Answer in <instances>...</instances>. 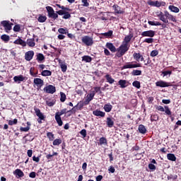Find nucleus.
<instances>
[{
    "label": "nucleus",
    "mask_w": 181,
    "mask_h": 181,
    "mask_svg": "<svg viewBox=\"0 0 181 181\" xmlns=\"http://www.w3.org/2000/svg\"><path fill=\"white\" fill-rule=\"evenodd\" d=\"M162 74H163V76L165 77V76H170V74H172V71H164L162 72Z\"/></svg>",
    "instance_id": "62"
},
{
    "label": "nucleus",
    "mask_w": 181,
    "mask_h": 181,
    "mask_svg": "<svg viewBox=\"0 0 181 181\" xmlns=\"http://www.w3.org/2000/svg\"><path fill=\"white\" fill-rule=\"evenodd\" d=\"M13 80L15 83L21 84V82L25 81V80H26V77L23 76V75L16 76L13 77Z\"/></svg>",
    "instance_id": "13"
},
{
    "label": "nucleus",
    "mask_w": 181,
    "mask_h": 181,
    "mask_svg": "<svg viewBox=\"0 0 181 181\" xmlns=\"http://www.w3.org/2000/svg\"><path fill=\"white\" fill-rule=\"evenodd\" d=\"M148 23V25H151V26H160V25H162V23H160V22H158V21H149Z\"/></svg>",
    "instance_id": "35"
},
{
    "label": "nucleus",
    "mask_w": 181,
    "mask_h": 181,
    "mask_svg": "<svg viewBox=\"0 0 181 181\" xmlns=\"http://www.w3.org/2000/svg\"><path fill=\"white\" fill-rule=\"evenodd\" d=\"M93 88L95 90H94L95 94V93H99V94H101V93H103L101 91V87H94Z\"/></svg>",
    "instance_id": "58"
},
{
    "label": "nucleus",
    "mask_w": 181,
    "mask_h": 181,
    "mask_svg": "<svg viewBox=\"0 0 181 181\" xmlns=\"http://www.w3.org/2000/svg\"><path fill=\"white\" fill-rule=\"evenodd\" d=\"M28 45L30 47H35V38H30L27 40L25 45Z\"/></svg>",
    "instance_id": "22"
},
{
    "label": "nucleus",
    "mask_w": 181,
    "mask_h": 181,
    "mask_svg": "<svg viewBox=\"0 0 181 181\" xmlns=\"http://www.w3.org/2000/svg\"><path fill=\"white\" fill-rule=\"evenodd\" d=\"M94 95H95V92L91 91V93L86 96V100L85 101L86 105L94 98Z\"/></svg>",
    "instance_id": "16"
},
{
    "label": "nucleus",
    "mask_w": 181,
    "mask_h": 181,
    "mask_svg": "<svg viewBox=\"0 0 181 181\" xmlns=\"http://www.w3.org/2000/svg\"><path fill=\"white\" fill-rule=\"evenodd\" d=\"M59 66L61 67L62 71L63 73H66V71H67V65L66 64V63L62 62L61 59L59 60Z\"/></svg>",
    "instance_id": "20"
},
{
    "label": "nucleus",
    "mask_w": 181,
    "mask_h": 181,
    "mask_svg": "<svg viewBox=\"0 0 181 181\" xmlns=\"http://www.w3.org/2000/svg\"><path fill=\"white\" fill-rule=\"evenodd\" d=\"M159 119V117L158 115H152L151 116V121L153 122V121H158Z\"/></svg>",
    "instance_id": "50"
},
{
    "label": "nucleus",
    "mask_w": 181,
    "mask_h": 181,
    "mask_svg": "<svg viewBox=\"0 0 181 181\" xmlns=\"http://www.w3.org/2000/svg\"><path fill=\"white\" fill-rule=\"evenodd\" d=\"M141 67V64H134L133 62H128L123 66V69H136Z\"/></svg>",
    "instance_id": "7"
},
{
    "label": "nucleus",
    "mask_w": 181,
    "mask_h": 181,
    "mask_svg": "<svg viewBox=\"0 0 181 181\" xmlns=\"http://www.w3.org/2000/svg\"><path fill=\"white\" fill-rule=\"evenodd\" d=\"M157 16L163 23H169V21L165 18V14L162 11L158 12Z\"/></svg>",
    "instance_id": "14"
},
{
    "label": "nucleus",
    "mask_w": 181,
    "mask_h": 181,
    "mask_svg": "<svg viewBox=\"0 0 181 181\" xmlns=\"http://www.w3.org/2000/svg\"><path fill=\"white\" fill-rule=\"evenodd\" d=\"M164 16L166 18L167 21L168 19L169 21H171V22H177V21L176 20V17L169 13L168 11H164Z\"/></svg>",
    "instance_id": "6"
},
{
    "label": "nucleus",
    "mask_w": 181,
    "mask_h": 181,
    "mask_svg": "<svg viewBox=\"0 0 181 181\" xmlns=\"http://www.w3.org/2000/svg\"><path fill=\"white\" fill-rule=\"evenodd\" d=\"M168 8L170 9V11H171V12H174L175 13H179V8L175 6H169Z\"/></svg>",
    "instance_id": "31"
},
{
    "label": "nucleus",
    "mask_w": 181,
    "mask_h": 181,
    "mask_svg": "<svg viewBox=\"0 0 181 181\" xmlns=\"http://www.w3.org/2000/svg\"><path fill=\"white\" fill-rule=\"evenodd\" d=\"M76 107L77 110H81L83 107H84V103L81 101L76 105Z\"/></svg>",
    "instance_id": "51"
},
{
    "label": "nucleus",
    "mask_w": 181,
    "mask_h": 181,
    "mask_svg": "<svg viewBox=\"0 0 181 181\" xmlns=\"http://www.w3.org/2000/svg\"><path fill=\"white\" fill-rule=\"evenodd\" d=\"M172 179L173 180H176V179H177V175H170L168 177V180H170Z\"/></svg>",
    "instance_id": "64"
},
{
    "label": "nucleus",
    "mask_w": 181,
    "mask_h": 181,
    "mask_svg": "<svg viewBox=\"0 0 181 181\" xmlns=\"http://www.w3.org/2000/svg\"><path fill=\"white\" fill-rule=\"evenodd\" d=\"M91 60H93V58L88 55L82 57V62H85L86 63H91Z\"/></svg>",
    "instance_id": "29"
},
{
    "label": "nucleus",
    "mask_w": 181,
    "mask_h": 181,
    "mask_svg": "<svg viewBox=\"0 0 181 181\" xmlns=\"http://www.w3.org/2000/svg\"><path fill=\"white\" fill-rule=\"evenodd\" d=\"M41 76H43V77H47L49 76H52V72L49 70H44L41 72Z\"/></svg>",
    "instance_id": "34"
},
{
    "label": "nucleus",
    "mask_w": 181,
    "mask_h": 181,
    "mask_svg": "<svg viewBox=\"0 0 181 181\" xmlns=\"http://www.w3.org/2000/svg\"><path fill=\"white\" fill-rule=\"evenodd\" d=\"M44 91L48 94H54V93H56V87L52 85H49L44 88Z\"/></svg>",
    "instance_id": "5"
},
{
    "label": "nucleus",
    "mask_w": 181,
    "mask_h": 181,
    "mask_svg": "<svg viewBox=\"0 0 181 181\" xmlns=\"http://www.w3.org/2000/svg\"><path fill=\"white\" fill-rule=\"evenodd\" d=\"M130 47L131 45H127L126 44L122 42L121 45L117 48V57H122V56H124V54H125V53L129 50Z\"/></svg>",
    "instance_id": "1"
},
{
    "label": "nucleus",
    "mask_w": 181,
    "mask_h": 181,
    "mask_svg": "<svg viewBox=\"0 0 181 181\" xmlns=\"http://www.w3.org/2000/svg\"><path fill=\"white\" fill-rule=\"evenodd\" d=\"M62 18L63 19H69V18H71V15H70L69 12H65Z\"/></svg>",
    "instance_id": "55"
},
{
    "label": "nucleus",
    "mask_w": 181,
    "mask_h": 181,
    "mask_svg": "<svg viewBox=\"0 0 181 181\" xmlns=\"http://www.w3.org/2000/svg\"><path fill=\"white\" fill-rule=\"evenodd\" d=\"M93 115H95V117H101L102 118H104L105 117V112L96 110L93 112Z\"/></svg>",
    "instance_id": "19"
},
{
    "label": "nucleus",
    "mask_w": 181,
    "mask_h": 181,
    "mask_svg": "<svg viewBox=\"0 0 181 181\" xmlns=\"http://www.w3.org/2000/svg\"><path fill=\"white\" fill-rule=\"evenodd\" d=\"M34 110L35 111L37 117H38V118H40L41 121L45 119V115L40 112V109L35 107Z\"/></svg>",
    "instance_id": "17"
},
{
    "label": "nucleus",
    "mask_w": 181,
    "mask_h": 181,
    "mask_svg": "<svg viewBox=\"0 0 181 181\" xmlns=\"http://www.w3.org/2000/svg\"><path fill=\"white\" fill-rule=\"evenodd\" d=\"M34 83H35L36 86L42 87V86H43V80L39 78H34Z\"/></svg>",
    "instance_id": "25"
},
{
    "label": "nucleus",
    "mask_w": 181,
    "mask_h": 181,
    "mask_svg": "<svg viewBox=\"0 0 181 181\" xmlns=\"http://www.w3.org/2000/svg\"><path fill=\"white\" fill-rule=\"evenodd\" d=\"M29 129H30V127H21L20 128V131L21 132H28V131H29Z\"/></svg>",
    "instance_id": "53"
},
{
    "label": "nucleus",
    "mask_w": 181,
    "mask_h": 181,
    "mask_svg": "<svg viewBox=\"0 0 181 181\" xmlns=\"http://www.w3.org/2000/svg\"><path fill=\"white\" fill-rule=\"evenodd\" d=\"M83 6H89L88 0H82Z\"/></svg>",
    "instance_id": "63"
},
{
    "label": "nucleus",
    "mask_w": 181,
    "mask_h": 181,
    "mask_svg": "<svg viewBox=\"0 0 181 181\" xmlns=\"http://www.w3.org/2000/svg\"><path fill=\"white\" fill-rule=\"evenodd\" d=\"M105 77L107 83H109V84H113L115 83V80L114 78H112V77L110 76V74L105 75Z\"/></svg>",
    "instance_id": "28"
},
{
    "label": "nucleus",
    "mask_w": 181,
    "mask_h": 181,
    "mask_svg": "<svg viewBox=\"0 0 181 181\" xmlns=\"http://www.w3.org/2000/svg\"><path fill=\"white\" fill-rule=\"evenodd\" d=\"M148 4L151 6H156L157 8H160V1H148Z\"/></svg>",
    "instance_id": "24"
},
{
    "label": "nucleus",
    "mask_w": 181,
    "mask_h": 181,
    "mask_svg": "<svg viewBox=\"0 0 181 181\" xmlns=\"http://www.w3.org/2000/svg\"><path fill=\"white\" fill-rule=\"evenodd\" d=\"M139 132H140V134H146V128H145L144 124H140L139 126Z\"/></svg>",
    "instance_id": "33"
},
{
    "label": "nucleus",
    "mask_w": 181,
    "mask_h": 181,
    "mask_svg": "<svg viewBox=\"0 0 181 181\" xmlns=\"http://www.w3.org/2000/svg\"><path fill=\"white\" fill-rule=\"evenodd\" d=\"M103 36H105V37H111L112 36V30H109L107 33H103Z\"/></svg>",
    "instance_id": "45"
},
{
    "label": "nucleus",
    "mask_w": 181,
    "mask_h": 181,
    "mask_svg": "<svg viewBox=\"0 0 181 181\" xmlns=\"http://www.w3.org/2000/svg\"><path fill=\"white\" fill-rule=\"evenodd\" d=\"M103 109L105 110V112H111V110H112V106L111 104L107 103L104 105Z\"/></svg>",
    "instance_id": "30"
},
{
    "label": "nucleus",
    "mask_w": 181,
    "mask_h": 181,
    "mask_svg": "<svg viewBox=\"0 0 181 181\" xmlns=\"http://www.w3.org/2000/svg\"><path fill=\"white\" fill-rule=\"evenodd\" d=\"M144 43H153V38L150 37V38H146L144 40Z\"/></svg>",
    "instance_id": "56"
},
{
    "label": "nucleus",
    "mask_w": 181,
    "mask_h": 181,
    "mask_svg": "<svg viewBox=\"0 0 181 181\" xmlns=\"http://www.w3.org/2000/svg\"><path fill=\"white\" fill-rule=\"evenodd\" d=\"M164 112H165L166 115H172V111L169 109V107L164 106Z\"/></svg>",
    "instance_id": "40"
},
{
    "label": "nucleus",
    "mask_w": 181,
    "mask_h": 181,
    "mask_svg": "<svg viewBox=\"0 0 181 181\" xmlns=\"http://www.w3.org/2000/svg\"><path fill=\"white\" fill-rule=\"evenodd\" d=\"M80 134L82 135L83 138H86V136H87V131L84 129L80 132Z\"/></svg>",
    "instance_id": "57"
},
{
    "label": "nucleus",
    "mask_w": 181,
    "mask_h": 181,
    "mask_svg": "<svg viewBox=\"0 0 181 181\" xmlns=\"http://www.w3.org/2000/svg\"><path fill=\"white\" fill-rule=\"evenodd\" d=\"M46 104H47V105H48V107H53V105H54L56 104V100H47Z\"/></svg>",
    "instance_id": "38"
},
{
    "label": "nucleus",
    "mask_w": 181,
    "mask_h": 181,
    "mask_svg": "<svg viewBox=\"0 0 181 181\" xmlns=\"http://www.w3.org/2000/svg\"><path fill=\"white\" fill-rule=\"evenodd\" d=\"M60 95H61V98H60L61 103H64L66 101V94H64V93L63 92H61Z\"/></svg>",
    "instance_id": "49"
},
{
    "label": "nucleus",
    "mask_w": 181,
    "mask_h": 181,
    "mask_svg": "<svg viewBox=\"0 0 181 181\" xmlns=\"http://www.w3.org/2000/svg\"><path fill=\"white\" fill-rule=\"evenodd\" d=\"M133 37H134V35L133 34H129V35H127V36L124 37L122 43H123V44H124L127 46H130L129 42H131V40Z\"/></svg>",
    "instance_id": "11"
},
{
    "label": "nucleus",
    "mask_w": 181,
    "mask_h": 181,
    "mask_svg": "<svg viewBox=\"0 0 181 181\" xmlns=\"http://www.w3.org/2000/svg\"><path fill=\"white\" fill-rule=\"evenodd\" d=\"M156 87L165 88V87H170V86L172 85L170 84V83L165 82L164 81H158L156 82Z\"/></svg>",
    "instance_id": "10"
},
{
    "label": "nucleus",
    "mask_w": 181,
    "mask_h": 181,
    "mask_svg": "<svg viewBox=\"0 0 181 181\" xmlns=\"http://www.w3.org/2000/svg\"><path fill=\"white\" fill-rule=\"evenodd\" d=\"M45 59V55H43V54H38L37 55V60H38V62H43V60Z\"/></svg>",
    "instance_id": "39"
},
{
    "label": "nucleus",
    "mask_w": 181,
    "mask_h": 181,
    "mask_svg": "<svg viewBox=\"0 0 181 181\" xmlns=\"http://www.w3.org/2000/svg\"><path fill=\"white\" fill-rule=\"evenodd\" d=\"M18 124V119H14L13 120L8 121V125H16Z\"/></svg>",
    "instance_id": "54"
},
{
    "label": "nucleus",
    "mask_w": 181,
    "mask_h": 181,
    "mask_svg": "<svg viewBox=\"0 0 181 181\" xmlns=\"http://www.w3.org/2000/svg\"><path fill=\"white\" fill-rule=\"evenodd\" d=\"M148 169H150L151 170H156V166H155V165L150 163L148 164Z\"/></svg>",
    "instance_id": "59"
},
{
    "label": "nucleus",
    "mask_w": 181,
    "mask_h": 181,
    "mask_svg": "<svg viewBox=\"0 0 181 181\" xmlns=\"http://www.w3.org/2000/svg\"><path fill=\"white\" fill-rule=\"evenodd\" d=\"M47 12L48 13L49 18H52V19H57L59 18V15L54 13V10L52 6H47L46 7Z\"/></svg>",
    "instance_id": "4"
},
{
    "label": "nucleus",
    "mask_w": 181,
    "mask_h": 181,
    "mask_svg": "<svg viewBox=\"0 0 181 181\" xmlns=\"http://www.w3.org/2000/svg\"><path fill=\"white\" fill-rule=\"evenodd\" d=\"M112 8L115 10V13H124V11L121 9V7H119V6L115 4L113 5Z\"/></svg>",
    "instance_id": "21"
},
{
    "label": "nucleus",
    "mask_w": 181,
    "mask_h": 181,
    "mask_svg": "<svg viewBox=\"0 0 181 181\" xmlns=\"http://www.w3.org/2000/svg\"><path fill=\"white\" fill-rule=\"evenodd\" d=\"M1 40L4 42H9V36L7 35H3L1 36Z\"/></svg>",
    "instance_id": "44"
},
{
    "label": "nucleus",
    "mask_w": 181,
    "mask_h": 181,
    "mask_svg": "<svg viewBox=\"0 0 181 181\" xmlns=\"http://www.w3.org/2000/svg\"><path fill=\"white\" fill-rule=\"evenodd\" d=\"M106 47L107 49H109V50H110V52H112V53H115V52H117V48L115 47V46H114V44L111 42H107Z\"/></svg>",
    "instance_id": "18"
},
{
    "label": "nucleus",
    "mask_w": 181,
    "mask_h": 181,
    "mask_svg": "<svg viewBox=\"0 0 181 181\" xmlns=\"http://www.w3.org/2000/svg\"><path fill=\"white\" fill-rule=\"evenodd\" d=\"M167 158L168 160H172V162H175L176 160V156L173 153L167 154Z\"/></svg>",
    "instance_id": "32"
},
{
    "label": "nucleus",
    "mask_w": 181,
    "mask_h": 181,
    "mask_svg": "<svg viewBox=\"0 0 181 181\" xmlns=\"http://www.w3.org/2000/svg\"><path fill=\"white\" fill-rule=\"evenodd\" d=\"M52 144H53L54 146H57L60 145V144H62V139H56L55 140H54Z\"/></svg>",
    "instance_id": "41"
},
{
    "label": "nucleus",
    "mask_w": 181,
    "mask_h": 181,
    "mask_svg": "<svg viewBox=\"0 0 181 181\" xmlns=\"http://www.w3.org/2000/svg\"><path fill=\"white\" fill-rule=\"evenodd\" d=\"M1 25L4 27L6 32H9V30H12L13 23H9V22L6 21H1Z\"/></svg>",
    "instance_id": "9"
},
{
    "label": "nucleus",
    "mask_w": 181,
    "mask_h": 181,
    "mask_svg": "<svg viewBox=\"0 0 181 181\" xmlns=\"http://www.w3.org/2000/svg\"><path fill=\"white\" fill-rule=\"evenodd\" d=\"M99 142L101 145H107V139L105 137H101L99 140Z\"/></svg>",
    "instance_id": "47"
},
{
    "label": "nucleus",
    "mask_w": 181,
    "mask_h": 181,
    "mask_svg": "<svg viewBox=\"0 0 181 181\" xmlns=\"http://www.w3.org/2000/svg\"><path fill=\"white\" fill-rule=\"evenodd\" d=\"M33 56H35V52L28 51L25 54V59L27 60V62H30V60L33 59Z\"/></svg>",
    "instance_id": "12"
},
{
    "label": "nucleus",
    "mask_w": 181,
    "mask_h": 181,
    "mask_svg": "<svg viewBox=\"0 0 181 181\" xmlns=\"http://www.w3.org/2000/svg\"><path fill=\"white\" fill-rule=\"evenodd\" d=\"M156 110H158V111H160L161 112H165V107L163 106H157Z\"/></svg>",
    "instance_id": "61"
},
{
    "label": "nucleus",
    "mask_w": 181,
    "mask_h": 181,
    "mask_svg": "<svg viewBox=\"0 0 181 181\" xmlns=\"http://www.w3.org/2000/svg\"><path fill=\"white\" fill-rule=\"evenodd\" d=\"M47 19V17H46V16H40L37 18V21L38 22L43 23V22H46Z\"/></svg>",
    "instance_id": "37"
},
{
    "label": "nucleus",
    "mask_w": 181,
    "mask_h": 181,
    "mask_svg": "<svg viewBox=\"0 0 181 181\" xmlns=\"http://www.w3.org/2000/svg\"><path fill=\"white\" fill-rule=\"evenodd\" d=\"M141 36H143V37H153V36H155V31L152 30L144 31L141 33Z\"/></svg>",
    "instance_id": "8"
},
{
    "label": "nucleus",
    "mask_w": 181,
    "mask_h": 181,
    "mask_svg": "<svg viewBox=\"0 0 181 181\" xmlns=\"http://www.w3.org/2000/svg\"><path fill=\"white\" fill-rule=\"evenodd\" d=\"M58 32L59 33H61V35H66L69 33V30L64 28H59Z\"/></svg>",
    "instance_id": "42"
},
{
    "label": "nucleus",
    "mask_w": 181,
    "mask_h": 181,
    "mask_svg": "<svg viewBox=\"0 0 181 181\" xmlns=\"http://www.w3.org/2000/svg\"><path fill=\"white\" fill-rule=\"evenodd\" d=\"M132 84L134 87H136V88H141V82L135 81Z\"/></svg>",
    "instance_id": "46"
},
{
    "label": "nucleus",
    "mask_w": 181,
    "mask_h": 181,
    "mask_svg": "<svg viewBox=\"0 0 181 181\" xmlns=\"http://www.w3.org/2000/svg\"><path fill=\"white\" fill-rule=\"evenodd\" d=\"M13 30L14 32H19L21 30V25H16L14 27H13Z\"/></svg>",
    "instance_id": "60"
},
{
    "label": "nucleus",
    "mask_w": 181,
    "mask_h": 181,
    "mask_svg": "<svg viewBox=\"0 0 181 181\" xmlns=\"http://www.w3.org/2000/svg\"><path fill=\"white\" fill-rule=\"evenodd\" d=\"M133 57L134 60H136V62H139V61L144 62V60H145V59L144 58V56H142L141 53L134 52L133 54Z\"/></svg>",
    "instance_id": "15"
},
{
    "label": "nucleus",
    "mask_w": 181,
    "mask_h": 181,
    "mask_svg": "<svg viewBox=\"0 0 181 181\" xmlns=\"http://www.w3.org/2000/svg\"><path fill=\"white\" fill-rule=\"evenodd\" d=\"M47 136L49 138V141H53L54 139V134L52 132H48Z\"/></svg>",
    "instance_id": "48"
},
{
    "label": "nucleus",
    "mask_w": 181,
    "mask_h": 181,
    "mask_svg": "<svg viewBox=\"0 0 181 181\" xmlns=\"http://www.w3.org/2000/svg\"><path fill=\"white\" fill-rule=\"evenodd\" d=\"M67 112V109H63L60 112H57L55 113V120L57 121L59 127H62L63 125V121H62V115L66 114Z\"/></svg>",
    "instance_id": "2"
},
{
    "label": "nucleus",
    "mask_w": 181,
    "mask_h": 181,
    "mask_svg": "<svg viewBox=\"0 0 181 181\" xmlns=\"http://www.w3.org/2000/svg\"><path fill=\"white\" fill-rule=\"evenodd\" d=\"M81 40L86 46H93V45H94V40L88 35L83 36Z\"/></svg>",
    "instance_id": "3"
},
{
    "label": "nucleus",
    "mask_w": 181,
    "mask_h": 181,
    "mask_svg": "<svg viewBox=\"0 0 181 181\" xmlns=\"http://www.w3.org/2000/svg\"><path fill=\"white\" fill-rule=\"evenodd\" d=\"M118 83H119V86H120L121 88H125V87H127V81L119 80Z\"/></svg>",
    "instance_id": "36"
},
{
    "label": "nucleus",
    "mask_w": 181,
    "mask_h": 181,
    "mask_svg": "<svg viewBox=\"0 0 181 181\" xmlns=\"http://www.w3.org/2000/svg\"><path fill=\"white\" fill-rule=\"evenodd\" d=\"M158 54H159V52L158 50H153L151 52L150 56H151V57H155L158 56Z\"/></svg>",
    "instance_id": "52"
},
{
    "label": "nucleus",
    "mask_w": 181,
    "mask_h": 181,
    "mask_svg": "<svg viewBox=\"0 0 181 181\" xmlns=\"http://www.w3.org/2000/svg\"><path fill=\"white\" fill-rule=\"evenodd\" d=\"M14 175H16L17 176H18V177H23V176H25V174L23 173V171L21 169H16L14 172H13Z\"/></svg>",
    "instance_id": "26"
},
{
    "label": "nucleus",
    "mask_w": 181,
    "mask_h": 181,
    "mask_svg": "<svg viewBox=\"0 0 181 181\" xmlns=\"http://www.w3.org/2000/svg\"><path fill=\"white\" fill-rule=\"evenodd\" d=\"M132 76H141L142 74V71L139 70H133L132 72Z\"/></svg>",
    "instance_id": "43"
},
{
    "label": "nucleus",
    "mask_w": 181,
    "mask_h": 181,
    "mask_svg": "<svg viewBox=\"0 0 181 181\" xmlns=\"http://www.w3.org/2000/svg\"><path fill=\"white\" fill-rule=\"evenodd\" d=\"M14 45H21V46H26V42L25 41H23V40H21V38H18L17 40H16L13 42Z\"/></svg>",
    "instance_id": "23"
},
{
    "label": "nucleus",
    "mask_w": 181,
    "mask_h": 181,
    "mask_svg": "<svg viewBox=\"0 0 181 181\" xmlns=\"http://www.w3.org/2000/svg\"><path fill=\"white\" fill-rule=\"evenodd\" d=\"M106 123L109 128H112V127H114V120H112V119L110 117L107 118Z\"/></svg>",
    "instance_id": "27"
}]
</instances>
